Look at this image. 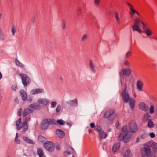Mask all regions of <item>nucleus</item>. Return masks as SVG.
<instances>
[{"mask_svg":"<svg viewBox=\"0 0 157 157\" xmlns=\"http://www.w3.org/2000/svg\"><path fill=\"white\" fill-rule=\"evenodd\" d=\"M142 25V28L145 31V33L147 36L151 35L152 33L151 31L148 29L146 28L145 25L137 17H136L134 20L133 25L132 26V28L133 31H137L139 33H141V30L140 29V26Z\"/></svg>","mask_w":157,"mask_h":157,"instance_id":"f257e3e1","label":"nucleus"},{"mask_svg":"<svg viewBox=\"0 0 157 157\" xmlns=\"http://www.w3.org/2000/svg\"><path fill=\"white\" fill-rule=\"evenodd\" d=\"M125 87L123 90L121 92V94L122 96L125 98L129 97V95H130L128 92L132 89H133L134 84L130 80H127L125 81Z\"/></svg>","mask_w":157,"mask_h":157,"instance_id":"f03ea898","label":"nucleus"},{"mask_svg":"<svg viewBox=\"0 0 157 157\" xmlns=\"http://www.w3.org/2000/svg\"><path fill=\"white\" fill-rule=\"evenodd\" d=\"M122 132L120 135L118 137V139L120 140H123L125 143H127L131 139L130 136L128 135V131L127 130V127L124 126L122 129Z\"/></svg>","mask_w":157,"mask_h":157,"instance_id":"7ed1b4c3","label":"nucleus"},{"mask_svg":"<svg viewBox=\"0 0 157 157\" xmlns=\"http://www.w3.org/2000/svg\"><path fill=\"white\" fill-rule=\"evenodd\" d=\"M117 116L115 110L113 109H109L105 112L104 115V117L107 118L109 121H112Z\"/></svg>","mask_w":157,"mask_h":157,"instance_id":"20e7f679","label":"nucleus"},{"mask_svg":"<svg viewBox=\"0 0 157 157\" xmlns=\"http://www.w3.org/2000/svg\"><path fill=\"white\" fill-rule=\"evenodd\" d=\"M144 146L141 150L142 157H151L152 152L150 147L147 144V143L144 144Z\"/></svg>","mask_w":157,"mask_h":157,"instance_id":"39448f33","label":"nucleus"},{"mask_svg":"<svg viewBox=\"0 0 157 157\" xmlns=\"http://www.w3.org/2000/svg\"><path fill=\"white\" fill-rule=\"evenodd\" d=\"M122 99L125 103H127L128 102L129 105L132 110L134 109L136 101L135 99L130 97V95L129 97L125 98V97L122 96Z\"/></svg>","mask_w":157,"mask_h":157,"instance_id":"423d86ee","label":"nucleus"},{"mask_svg":"<svg viewBox=\"0 0 157 157\" xmlns=\"http://www.w3.org/2000/svg\"><path fill=\"white\" fill-rule=\"evenodd\" d=\"M20 76H21L22 79V82L23 84L25 86H26L31 82L30 78L26 75L24 74H21Z\"/></svg>","mask_w":157,"mask_h":157,"instance_id":"0eeeda50","label":"nucleus"},{"mask_svg":"<svg viewBox=\"0 0 157 157\" xmlns=\"http://www.w3.org/2000/svg\"><path fill=\"white\" fill-rule=\"evenodd\" d=\"M66 147L67 150L70 151H65L64 152V155L66 157H72V156H74L71 155V154L75 153V151L74 149L72 147H70L69 144L67 143L66 144Z\"/></svg>","mask_w":157,"mask_h":157,"instance_id":"6e6552de","label":"nucleus"},{"mask_svg":"<svg viewBox=\"0 0 157 157\" xmlns=\"http://www.w3.org/2000/svg\"><path fill=\"white\" fill-rule=\"evenodd\" d=\"M45 149L49 151H52L55 149V145L51 141H47L44 144Z\"/></svg>","mask_w":157,"mask_h":157,"instance_id":"1a4fd4ad","label":"nucleus"},{"mask_svg":"<svg viewBox=\"0 0 157 157\" xmlns=\"http://www.w3.org/2000/svg\"><path fill=\"white\" fill-rule=\"evenodd\" d=\"M17 128L18 130H20L21 128H22V131L23 132H25L28 129H25L24 127V122L23 121L22 123L21 121V118H19L16 121V122Z\"/></svg>","mask_w":157,"mask_h":157,"instance_id":"9d476101","label":"nucleus"},{"mask_svg":"<svg viewBox=\"0 0 157 157\" xmlns=\"http://www.w3.org/2000/svg\"><path fill=\"white\" fill-rule=\"evenodd\" d=\"M127 3L129 6V8L130 9L129 14L131 16H132L135 14H136L138 16H140L139 13L134 9L133 6L132 5L128 2H127Z\"/></svg>","mask_w":157,"mask_h":157,"instance_id":"9b49d317","label":"nucleus"},{"mask_svg":"<svg viewBox=\"0 0 157 157\" xmlns=\"http://www.w3.org/2000/svg\"><path fill=\"white\" fill-rule=\"evenodd\" d=\"M147 144L150 147H151L152 151L155 153L157 152V144L155 142L151 141L147 142Z\"/></svg>","mask_w":157,"mask_h":157,"instance_id":"f8f14e48","label":"nucleus"},{"mask_svg":"<svg viewBox=\"0 0 157 157\" xmlns=\"http://www.w3.org/2000/svg\"><path fill=\"white\" fill-rule=\"evenodd\" d=\"M129 128L132 132H135L137 130V127L136 123L134 121H131L129 123Z\"/></svg>","mask_w":157,"mask_h":157,"instance_id":"ddd939ff","label":"nucleus"},{"mask_svg":"<svg viewBox=\"0 0 157 157\" xmlns=\"http://www.w3.org/2000/svg\"><path fill=\"white\" fill-rule=\"evenodd\" d=\"M139 109L144 111H147L148 110V107L147 105L144 102H141L139 104Z\"/></svg>","mask_w":157,"mask_h":157,"instance_id":"4468645a","label":"nucleus"},{"mask_svg":"<svg viewBox=\"0 0 157 157\" xmlns=\"http://www.w3.org/2000/svg\"><path fill=\"white\" fill-rule=\"evenodd\" d=\"M131 70L129 68L124 69L121 71L120 74L122 75L129 76L131 74Z\"/></svg>","mask_w":157,"mask_h":157,"instance_id":"2eb2a0df","label":"nucleus"},{"mask_svg":"<svg viewBox=\"0 0 157 157\" xmlns=\"http://www.w3.org/2000/svg\"><path fill=\"white\" fill-rule=\"evenodd\" d=\"M49 124L47 119H45L41 123V128L43 130L46 129Z\"/></svg>","mask_w":157,"mask_h":157,"instance_id":"dca6fc26","label":"nucleus"},{"mask_svg":"<svg viewBox=\"0 0 157 157\" xmlns=\"http://www.w3.org/2000/svg\"><path fill=\"white\" fill-rule=\"evenodd\" d=\"M38 102L44 105H46L49 102V100L45 98H39L37 100Z\"/></svg>","mask_w":157,"mask_h":157,"instance_id":"f3484780","label":"nucleus"},{"mask_svg":"<svg viewBox=\"0 0 157 157\" xmlns=\"http://www.w3.org/2000/svg\"><path fill=\"white\" fill-rule=\"evenodd\" d=\"M33 111L29 108H26L24 109L22 113L23 116H26L29 114L33 113Z\"/></svg>","mask_w":157,"mask_h":157,"instance_id":"a211bd4d","label":"nucleus"},{"mask_svg":"<svg viewBox=\"0 0 157 157\" xmlns=\"http://www.w3.org/2000/svg\"><path fill=\"white\" fill-rule=\"evenodd\" d=\"M56 132L57 136L60 138H63L65 136L64 132L61 130H57Z\"/></svg>","mask_w":157,"mask_h":157,"instance_id":"6ab92c4d","label":"nucleus"},{"mask_svg":"<svg viewBox=\"0 0 157 157\" xmlns=\"http://www.w3.org/2000/svg\"><path fill=\"white\" fill-rule=\"evenodd\" d=\"M143 83L140 80H138L136 82V87L137 89L140 91H142Z\"/></svg>","mask_w":157,"mask_h":157,"instance_id":"aec40b11","label":"nucleus"},{"mask_svg":"<svg viewBox=\"0 0 157 157\" xmlns=\"http://www.w3.org/2000/svg\"><path fill=\"white\" fill-rule=\"evenodd\" d=\"M44 90L42 89H35L32 90L31 91V94L32 95H34L36 94L43 92Z\"/></svg>","mask_w":157,"mask_h":157,"instance_id":"412c9836","label":"nucleus"},{"mask_svg":"<svg viewBox=\"0 0 157 157\" xmlns=\"http://www.w3.org/2000/svg\"><path fill=\"white\" fill-rule=\"evenodd\" d=\"M120 146V144L119 143L114 144L112 147V151L113 152L117 151L119 148Z\"/></svg>","mask_w":157,"mask_h":157,"instance_id":"4be33fe9","label":"nucleus"},{"mask_svg":"<svg viewBox=\"0 0 157 157\" xmlns=\"http://www.w3.org/2000/svg\"><path fill=\"white\" fill-rule=\"evenodd\" d=\"M20 94L22 97V99L24 101H25L27 98V95L26 92L23 90L20 91Z\"/></svg>","mask_w":157,"mask_h":157,"instance_id":"5701e85b","label":"nucleus"},{"mask_svg":"<svg viewBox=\"0 0 157 157\" xmlns=\"http://www.w3.org/2000/svg\"><path fill=\"white\" fill-rule=\"evenodd\" d=\"M114 14L116 21L118 24H119L120 21V18L119 13L118 12L116 11L114 12Z\"/></svg>","mask_w":157,"mask_h":157,"instance_id":"b1692460","label":"nucleus"},{"mask_svg":"<svg viewBox=\"0 0 157 157\" xmlns=\"http://www.w3.org/2000/svg\"><path fill=\"white\" fill-rule=\"evenodd\" d=\"M132 153L131 151L127 150L123 153V157H131Z\"/></svg>","mask_w":157,"mask_h":157,"instance_id":"393cba45","label":"nucleus"},{"mask_svg":"<svg viewBox=\"0 0 157 157\" xmlns=\"http://www.w3.org/2000/svg\"><path fill=\"white\" fill-rule=\"evenodd\" d=\"M31 118L30 116L26 117L25 119L23 120V121L24 122L25 126L24 127L25 129H28V126L27 124V122L30 120Z\"/></svg>","mask_w":157,"mask_h":157,"instance_id":"a878e982","label":"nucleus"},{"mask_svg":"<svg viewBox=\"0 0 157 157\" xmlns=\"http://www.w3.org/2000/svg\"><path fill=\"white\" fill-rule=\"evenodd\" d=\"M99 136L101 138L105 139L107 136V134L102 130L99 132Z\"/></svg>","mask_w":157,"mask_h":157,"instance_id":"bb28decb","label":"nucleus"},{"mask_svg":"<svg viewBox=\"0 0 157 157\" xmlns=\"http://www.w3.org/2000/svg\"><path fill=\"white\" fill-rule=\"evenodd\" d=\"M23 138L24 140L26 142L32 144H34V141L32 140L29 139L28 137L26 136H23Z\"/></svg>","mask_w":157,"mask_h":157,"instance_id":"cd10ccee","label":"nucleus"},{"mask_svg":"<svg viewBox=\"0 0 157 157\" xmlns=\"http://www.w3.org/2000/svg\"><path fill=\"white\" fill-rule=\"evenodd\" d=\"M47 140V139L42 136L40 135L38 136V140L39 142H44Z\"/></svg>","mask_w":157,"mask_h":157,"instance_id":"c85d7f7f","label":"nucleus"},{"mask_svg":"<svg viewBox=\"0 0 157 157\" xmlns=\"http://www.w3.org/2000/svg\"><path fill=\"white\" fill-rule=\"evenodd\" d=\"M49 124L57 125L56 121L54 119H47Z\"/></svg>","mask_w":157,"mask_h":157,"instance_id":"c756f323","label":"nucleus"},{"mask_svg":"<svg viewBox=\"0 0 157 157\" xmlns=\"http://www.w3.org/2000/svg\"><path fill=\"white\" fill-rule=\"evenodd\" d=\"M154 124L151 120H149L147 124V127L150 128H153L154 127Z\"/></svg>","mask_w":157,"mask_h":157,"instance_id":"7c9ffc66","label":"nucleus"},{"mask_svg":"<svg viewBox=\"0 0 157 157\" xmlns=\"http://www.w3.org/2000/svg\"><path fill=\"white\" fill-rule=\"evenodd\" d=\"M89 66L90 68L91 69V71L94 73L95 72V67L93 65L92 61V60H90Z\"/></svg>","mask_w":157,"mask_h":157,"instance_id":"2f4dec72","label":"nucleus"},{"mask_svg":"<svg viewBox=\"0 0 157 157\" xmlns=\"http://www.w3.org/2000/svg\"><path fill=\"white\" fill-rule=\"evenodd\" d=\"M37 153L39 156L44 154L43 150L40 148H38L37 149Z\"/></svg>","mask_w":157,"mask_h":157,"instance_id":"473e14b6","label":"nucleus"},{"mask_svg":"<svg viewBox=\"0 0 157 157\" xmlns=\"http://www.w3.org/2000/svg\"><path fill=\"white\" fill-rule=\"evenodd\" d=\"M155 107L153 103L151 104V106L149 108V113L151 114L153 113L154 112Z\"/></svg>","mask_w":157,"mask_h":157,"instance_id":"72a5a7b5","label":"nucleus"},{"mask_svg":"<svg viewBox=\"0 0 157 157\" xmlns=\"http://www.w3.org/2000/svg\"><path fill=\"white\" fill-rule=\"evenodd\" d=\"M82 9L81 7H78L77 9L76 14L77 16H79L82 13Z\"/></svg>","mask_w":157,"mask_h":157,"instance_id":"f704fd0d","label":"nucleus"},{"mask_svg":"<svg viewBox=\"0 0 157 157\" xmlns=\"http://www.w3.org/2000/svg\"><path fill=\"white\" fill-rule=\"evenodd\" d=\"M70 104L72 106H76L77 105V100L76 99L72 100L71 101Z\"/></svg>","mask_w":157,"mask_h":157,"instance_id":"c9c22d12","label":"nucleus"},{"mask_svg":"<svg viewBox=\"0 0 157 157\" xmlns=\"http://www.w3.org/2000/svg\"><path fill=\"white\" fill-rule=\"evenodd\" d=\"M151 117L150 115L148 113H147L145 114L144 116V119L145 121H149V120H151L150 119Z\"/></svg>","mask_w":157,"mask_h":157,"instance_id":"e433bc0d","label":"nucleus"},{"mask_svg":"<svg viewBox=\"0 0 157 157\" xmlns=\"http://www.w3.org/2000/svg\"><path fill=\"white\" fill-rule=\"evenodd\" d=\"M30 108H32L34 109H36L38 108V105L36 104H33L30 105L29 106Z\"/></svg>","mask_w":157,"mask_h":157,"instance_id":"4c0bfd02","label":"nucleus"},{"mask_svg":"<svg viewBox=\"0 0 157 157\" xmlns=\"http://www.w3.org/2000/svg\"><path fill=\"white\" fill-rule=\"evenodd\" d=\"M57 125L58 124L61 125H64L65 124V122L62 120L60 119L56 121Z\"/></svg>","mask_w":157,"mask_h":157,"instance_id":"58836bf2","label":"nucleus"},{"mask_svg":"<svg viewBox=\"0 0 157 157\" xmlns=\"http://www.w3.org/2000/svg\"><path fill=\"white\" fill-rule=\"evenodd\" d=\"M95 130V131H98V132L102 130L100 126L98 125H96V126Z\"/></svg>","mask_w":157,"mask_h":157,"instance_id":"ea45409f","label":"nucleus"},{"mask_svg":"<svg viewBox=\"0 0 157 157\" xmlns=\"http://www.w3.org/2000/svg\"><path fill=\"white\" fill-rule=\"evenodd\" d=\"M100 3V0H94V5L95 6H98Z\"/></svg>","mask_w":157,"mask_h":157,"instance_id":"a19ab883","label":"nucleus"},{"mask_svg":"<svg viewBox=\"0 0 157 157\" xmlns=\"http://www.w3.org/2000/svg\"><path fill=\"white\" fill-rule=\"evenodd\" d=\"M15 63L16 64V65L20 67H23V64L21 63L19 61H18L17 59H16L15 61Z\"/></svg>","mask_w":157,"mask_h":157,"instance_id":"79ce46f5","label":"nucleus"},{"mask_svg":"<svg viewBox=\"0 0 157 157\" xmlns=\"http://www.w3.org/2000/svg\"><path fill=\"white\" fill-rule=\"evenodd\" d=\"M4 38V36L2 32L1 29L0 28V39L3 40Z\"/></svg>","mask_w":157,"mask_h":157,"instance_id":"37998d69","label":"nucleus"},{"mask_svg":"<svg viewBox=\"0 0 157 157\" xmlns=\"http://www.w3.org/2000/svg\"><path fill=\"white\" fill-rule=\"evenodd\" d=\"M17 89V86L16 85H13L12 86V89L15 91Z\"/></svg>","mask_w":157,"mask_h":157,"instance_id":"c03bdc74","label":"nucleus"},{"mask_svg":"<svg viewBox=\"0 0 157 157\" xmlns=\"http://www.w3.org/2000/svg\"><path fill=\"white\" fill-rule=\"evenodd\" d=\"M61 26L63 29H65L66 27V23L65 21H63L61 23Z\"/></svg>","mask_w":157,"mask_h":157,"instance_id":"a18cd8bd","label":"nucleus"},{"mask_svg":"<svg viewBox=\"0 0 157 157\" xmlns=\"http://www.w3.org/2000/svg\"><path fill=\"white\" fill-rule=\"evenodd\" d=\"M124 64L125 65L127 66H130V63H129V61L127 60H126L124 61Z\"/></svg>","mask_w":157,"mask_h":157,"instance_id":"49530a36","label":"nucleus"},{"mask_svg":"<svg viewBox=\"0 0 157 157\" xmlns=\"http://www.w3.org/2000/svg\"><path fill=\"white\" fill-rule=\"evenodd\" d=\"M57 103L56 102L53 101L52 102V104H51V107L52 108H54L55 107Z\"/></svg>","mask_w":157,"mask_h":157,"instance_id":"de8ad7c7","label":"nucleus"},{"mask_svg":"<svg viewBox=\"0 0 157 157\" xmlns=\"http://www.w3.org/2000/svg\"><path fill=\"white\" fill-rule=\"evenodd\" d=\"M87 36L86 35L84 34L83 36L82 40V41H85L87 38Z\"/></svg>","mask_w":157,"mask_h":157,"instance_id":"09e8293b","label":"nucleus"},{"mask_svg":"<svg viewBox=\"0 0 157 157\" xmlns=\"http://www.w3.org/2000/svg\"><path fill=\"white\" fill-rule=\"evenodd\" d=\"M11 31L13 33V35H14L16 31L15 28L14 27H13L11 29Z\"/></svg>","mask_w":157,"mask_h":157,"instance_id":"8fccbe9b","label":"nucleus"},{"mask_svg":"<svg viewBox=\"0 0 157 157\" xmlns=\"http://www.w3.org/2000/svg\"><path fill=\"white\" fill-rule=\"evenodd\" d=\"M132 54V53L130 52H128L126 54L125 56L126 57L130 56Z\"/></svg>","mask_w":157,"mask_h":157,"instance_id":"3c124183","label":"nucleus"},{"mask_svg":"<svg viewBox=\"0 0 157 157\" xmlns=\"http://www.w3.org/2000/svg\"><path fill=\"white\" fill-rule=\"evenodd\" d=\"M15 143L18 144H20L21 143L20 140H19L18 139H15Z\"/></svg>","mask_w":157,"mask_h":157,"instance_id":"603ef678","label":"nucleus"},{"mask_svg":"<svg viewBox=\"0 0 157 157\" xmlns=\"http://www.w3.org/2000/svg\"><path fill=\"white\" fill-rule=\"evenodd\" d=\"M61 109V106H58L56 108V111L58 112L60 111Z\"/></svg>","mask_w":157,"mask_h":157,"instance_id":"864d4df0","label":"nucleus"},{"mask_svg":"<svg viewBox=\"0 0 157 157\" xmlns=\"http://www.w3.org/2000/svg\"><path fill=\"white\" fill-rule=\"evenodd\" d=\"M147 135L145 133H144L141 135L140 137L142 138H144L147 137Z\"/></svg>","mask_w":157,"mask_h":157,"instance_id":"5fc2aeb1","label":"nucleus"},{"mask_svg":"<svg viewBox=\"0 0 157 157\" xmlns=\"http://www.w3.org/2000/svg\"><path fill=\"white\" fill-rule=\"evenodd\" d=\"M150 137L151 138H154L155 136V135L154 134V133L151 132L150 133Z\"/></svg>","mask_w":157,"mask_h":157,"instance_id":"6e6d98bb","label":"nucleus"},{"mask_svg":"<svg viewBox=\"0 0 157 157\" xmlns=\"http://www.w3.org/2000/svg\"><path fill=\"white\" fill-rule=\"evenodd\" d=\"M22 109H19V111L17 112V114L19 116H21V111L22 110Z\"/></svg>","mask_w":157,"mask_h":157,"instance_id":"4d7b16f0","label":"nucleus"},{"mask_svg":"<svg viewBox=\"0 0 157 157\" xmlns=\"http://www.w3.org/2000/svg\"><path fill=\"white\" fill-rule=\"evenodd\" d=\"M90 127L92 128H93L95 127V124L93 123H91L90 124Z\"/></svg>","mask_w":157,"mask_h":157,"instance_id":"13d9d810","label":"nucleus"},{"mask_svg":"<svg viewBox=\"0 0 157 157\" xmlns=\"http://www.w3.org/2000/svg\"><path fill=\"white\" fill-rule=\"evenodd\" d=\"M56 149L59 150L61 148V146L60 145H57V146H56Z\"/></svg>","mask_w":157,"mask_h":157,"instance_id":"bf43d9fd","label":"nucleus"},{"mask_svg":"<svg viewBox=\"0 0 157 157\" xmlns=\"http://www.w3.org/2000/svg\"><path fill=\"white\" fill-rule=\"evenodd\" d=\"M119 125V122L118 121H117L116 123V126L117 128L118 127Z\"/></svg>","mask_w":157,"mask_h":157,"instance_id":"052dcab7","label":"nucleus"},{"mask_svg":"<svg viewBox=\"0 0 157 157\" xmlns=\"http://www.w3.org/2000/svg\"><path fill=\"white\" fill-rule=\"evenodd\" d=\"M39 156V157H46L45 154H44L42 155H40Z\"/></svg>","mask_w":157,"mask_h":157,"instance_id":"680f3d73","label":"nucleus"},{"mask_svg":"<svg viewBox=\"0 0 157 157\" xmlns=\"http://www.w3.org/2000/svg\"><path fill=\"white\" fill-rule=\"evenodd\" d=\"M2 78V75L0 72V80Z\"/></svg>","mask_w":157,"mask_h":157,"instance_id":"e2e57ef3","label":"nucleus"},{"mask_svg":"<svg viewBox=\"0 0 157 157\" xmlns=\"http://www.w3.org/2000/svg\"><path fill=\"white\" fill-rule=\"evenodd\" d=\"M133 97L135 98H136V94L135 93L134 94H133Z\"/></svg>","mask_w":157,"mask_h":157,"instance_id":"0e129e2a","label":"nucleus"},{"mask_svg":"<svg viewBox=\"0 0 157 157\" xmlns=\"http://www.w3.org/2000/svg\"><path fill=\"white\" fill-rule=\"evenodd\" d=\"M18 137V136H17V133L16 136V137H15V139H17Z\"/></svg>","mask_w":157,"mask_h":157,"instance_id":"69168bd1","label":"nucleus"},{"mask_svg":"<svg viewBox=\"0 0 157 157\" xmlns=\"http://www.w3.org/2000/svg\"><path fill=\"white\" fill-rule=\"evenodd\" d=\"M154 39L155 40H157V38H154Z\"/></svg>","mask_w":157,"mask_h":157,"instance_id":"338daca9","label":"nucleus"},{"mask_svg":"<svg viewBox=\"0 0 157 157\" xmlns=\"http://www.w3.org/2000/svg\"><path fill=\"white\" fill-rule=\"evenodd\" d=\"M1 16H2V14H0V19L1 18Z\"/></svg>","mask_w":157,"mask_h":157,"instance_id":"774afa93","label":"nucleus"}]
</instances>
